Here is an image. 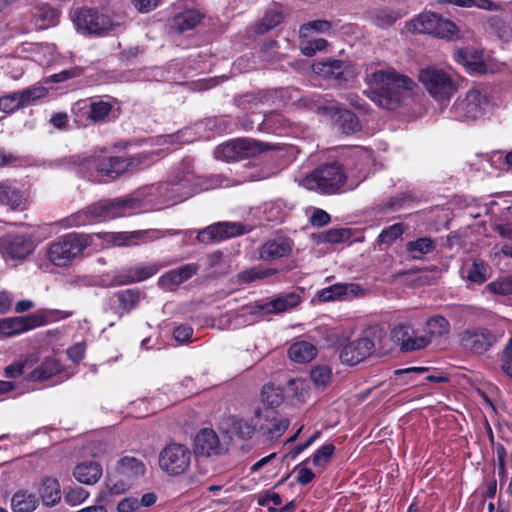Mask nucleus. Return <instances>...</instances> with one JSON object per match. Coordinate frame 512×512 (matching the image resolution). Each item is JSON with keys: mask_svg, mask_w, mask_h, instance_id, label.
Returning <instances> with one entry per match:
<instances>
[{"mask_svg": "<svg viewBox=\"0 0 512 512\" xmlns=\"http://www.w3.org/2000/svg\"><path fill=\"white\" fill-rule=\"evenodd\" d=\"M198 272V265L194 263L185 264L176 269L170 270L159 278V286L172 290L174 287L186 282Z\"/></svg>", "mask_w": 512, "mask_h": 512, "instance_id": "bb28decb", "label": "nucleus"}, {"mask_svg": "<svg viewBox=\"0 0 512 512\" xmlns=\"http://www.w3.org/2000/svg\"><path fill=\"white\" fill-rule=\"evenodd\" d=\"M454 59L463 65L469 73H485L487 71L483 51L474 47H464L455 51Z\"/></svg>", "mask_w": 512, "mask_h": 512, "instance_id": "a878e982", "label": "nucleus"}, {"mask_svg": "<svg viewBox=\"0 0 512 512\" xmlns=\"http://www.w3.org/2000/svg\"><path fill=\"white\" fill-rule=\"evenodd\" d=\"M440 4H451L458 7H475L485 11H497L500 6L491 0H439Z\"/></svg>", "mask_w": 512, "mask_h": 512, "instance_id": "09e8293b", "label": "nucleus"}, {"mask_svg": "<svg viewBox=\"0 0 512 512\" xmlns=\"http://www.w3.org/2000/svg\"><path fill=\"white\" fill-rule=\"evenodd\" d=\"M129 486L130 485L123 480L116 482L108 481L105 488L97 494V501L109 504L112 502L114 496L124 493L128 490Z\"/></svg>", "mask_w": 512, "mask_h": 512, "instance_id": "a18cd8bd", "label": "nucleus"}, {"mask_svg": "<svg viewBox=\"0 0 512 512\" xmlns=\"http://www.w3.org/2000/svg\"><path fill=\"white\" fill-rule=\"evenodd\" d=\"M300 302L301 297L298 293L288 292L280 294L266 303L256 305L255 309L263 314H278L296 307Z\"/></svg>", "mask_w": 512, "mask_h": 512, "instance_id": "393cba45", "label": "nucleus"}, {"mask_svg": "<svg viewBox=\"0 0 512 512\" xmlns=\"http://www.w3.org/2000/svg\"><path fill=\"white\" fill-rule=\"evenodd\" d=\"M277 272V269L274 268L251 267L241 271L238 274V279L243 283H250L257 280L270 278L276 275Z\"/></svg>", "mask_w": 512, "mask_h": 512, "instance_id": "49530a36", "label": "nucleus"}, {"mask_svg": "<svg viewBox=\"0 0 512 512\" xmlns=\"http://www.w3.org/2000/svg\"><path fill=\"white\" fill-rule=\"evenodd\" d=\"M408 31L430 34L435 37L451 40L459 30L454 22L433 12H423L406 24Z\"/></svg>", "mask_w": 512, "mask_h": 512, "instance_id": "0eeeda50", "label": "nucleus"}, {"mask_svg": "<svg viewBox=\"0 0 512 512\" xmlns=\"http://www.w3.org/2000/svg\"><path fill=\"white\" fill-rule=\"evenodd\" d=\"M0 251L12 259H24L33 251L32 240L20 234H8L0 239Z\"/></svg>", "mask_w": 512, "mask_h": 512, "instance_id": "5701e85b", "label": "nucleus"}, {"mask_svg": "<svg viewBox=\"0 0 512 512\" xmlns=\"http://www.w3.org/2000/svg\"><path fill=\"white\" fill-rule=\"evenodd\" d=\"M488 104L486 91L480 87H473L455 100L451 112L459 121L476 120L485 113Z\"/></svg>", "mask_w": 512, "mask_h": 512, "instance_id": "6e6552de", "label": "nucleus"}, {"mask_svg": "<svg viewBox=\"0 0 512 512\" xmlns=\"http://www.w3.org/2000/svg\"><path fill=\"white\" fill-rule=\"evenodd\" d=\"M39 503V498L27 490L17 491L11 498V508L14 512H33Z\"/></svg>", "mask_w": 512, "mask_h": 512, "instance_id": "58836bf2", "label": "nucleus"}, {"mask_svg": "<svg viewBox=\"0 0 512 512\" xmlns=\"http://www.w3.org/2000/svg\"><path fill=\"white\" fill-rule=\"evenodd\" d=\"M75 479L86 485H93L102 476V467L95 461H88L78 464L73 471Z\"/></svg>", "mask_w": 512, "mask_h": 512, "instance_id": "72a5a7b5", "label": "nucleus"}, {"mask_svg": "<svg viewBox=\"0 0 512 512\" xmlns=\"http://www.w3.org/2000/svg\"><path fill=\"white\" fill-rule=\"evenodd\" d=\"M490 32L502 39H509L512 35L509 25L499 16H491L488 20Z\"/></svg>", "mask_w": 512, "mask_h": 512, "instance_id": "13d9d810", "label": "nucleus"}, {"mask_svg": "<svg viewBox=\"0 0 512 512\" xmlns=\"http://www.w3.org/2000/svg\"><path fill=\"white\" fill-rule=\"evenodd\" d=\"M310 378L318 389H323L331 381V368L327 365H316L310 371Z\"/></svg>", "mask_w": 512, "mask_h": 512, "instance_id": "864d4df0", "label": "nucleus"}, {"mask_svg": "<svg viewBox=\"0 0 512 512\" xmlns=\"http://www.w3.org/2000/svg\"><path fill=\"white\" fill-rule=\"evenodd\" d=\"M361 180L349 178L342 163L334 161L315 168L302 181L303 186L323 195H334L355 189Z\"/></svg>", "mask_w": 512, "mask_h": 512, "instance_id": "f03ea898", "label": "nucleus"}, {"mask_svg": "<svg viewBox=\"0 0 512 512\" xmlns=\"http://www.w3.org/2000/svg\"><path fill=\"white\" fill-rule=\"evenodd\" d=\"M63 495L65 503L74 507L84 503L89 498L90 493L83 487L73 486L65 488Z\"/></svg>", "mask_w": 512, "mask_h": 512, "instance_id": "603ef678", "label": "nucleus"}, {"mask_svg": "<svg viewBox=\"0 0 512 512\" xmlns=\"http://www.w3.org/2000/svg\"><path fill=\"white\" fill-rule=\"evenodd\" d=\"M142 297L143 293L139 289L129 288L115 292L112 299H115L117 302V313L123 315L130 313L138 307Z\"/></svg>", "mask_w": 512, "mask_h": 512, "instance_id": "7c9ffc66", "label": "nucleus"}, {"mask_svg": "<svg viewBox=\"0 0 512 512\" xmlns=\"http://www.w3.org/2000/svg\"><path fill=\"white\" fill-rule=\"evenodd\" d=\"M139 232H117L111 235V241L116 246H129L136 244Z\"/></svg>", "mask_w": 512, "mask_h": 512, "instance_id": "69168bd1", "label": "nucleus"}, {"mask_svg": "<svg viewBox=\"0 0 512 512\" xmlns=\"http://www.w3.org/2000/svg\"><path fill=\"white\" fill-rule=\"evenodd\" d=\"M139 207V201L134 198H115L100 200L79 210L61 221L64 228L82 227L96 222L112 220L133 214Z\"/></svg>", "mask_w": 512, "mask_h": 512, "instance_id": "f257e3e1", "label": "nucleus"}, {"mask_svg": "<svg viewBox=\"0 0 512 512\" xmlns=\"http://www.w3.org/2000/svg\"><path fill=\"white\" fill-rule=\"evenodd\" d=\"M235 433L242 439H250L258 431V419H256V410L253 417L247 419H237L233 422Z\"/></svg>", "mask_w": 512, "mask_h": 512, "instance_id": "de8ad7c7", "label": "nucleus"}, {"mask_svg": "<svg viewBox=\"0 0 512 512\" xmlns=\"http://www.w3.org/2000/svg\"><path fill=\"white\" fill-rule=\"evenodd\" d=\"M256 419H258V433L268 441L280 438L289 426V421L274 409H256Z\"/></svg>", "mask_w": 512, "mask_h": 512, "instance_id": "4468645a", "label": "nucleus"}, {"mask_svg": "<svg viewBox=\"0 0 512 512\" xmlns=\"http://www.w3.org/2000/svg\"><path fill=\"white\" fill-rule=\"evenodd\" d=\"M328 46V42L323 38H313L301 42V52L307 57L313 56L317 51H323Z\"/></svg>", "mask_w": 512, "mask_h": 512, "instance_id": "e2e57ef3", "label": "nucleus"}, {"mask_svg": "<svg viewBox=\"0 0 512 512\" xmlns=\"http://www.w3.org/2000/svg\"><path fill=\"white\" fill-rule=\"evenodd\" d=\"M194 450L197 455L211 457L225 453L227 448L213 429L203 428L195 436Z\"/></svg>", "mask_w": 512, "mask_h": 512, "instance_id": "412c9836", "label": "nucleus"}, {"mask_svg": "<svg viewBox=\"0 0 512 512\" xmlns=\"http://www.w3.org/2000/svg\"><path fill=\"white\" fill-rule=\"evenodd\" d=\"M39 499L46 507L56 506L62 498L61 486L56 478L45 477L38 488Z\"/></svg>", "mask_w": 512, "mask_h": 512, "instance_id": "c756f323", "label": "nucleus"}, {"mask_svg": "<svg viewBox=\"0 0 512 512\" xmlns=\"http://www.w3.org/2000/svg\"><path fill=\"white\" fill-rule=\"evenodd\" d=\"M401 17H403V13L400 10L378 8L371 12V19L373 23L381 28L391 26Z\"/></svg>", "mask_w": 512, "mask_h": 512, "instance_id": "37998d69", "label": "nucleus"}, {"mask_svg": "<svg viewBox=\"0 0 512 512\" xmlns=\"http://www.w3.org/2000/svg\"><path fill=\"white\" fill-rule=\"evenodd\" d=\"M503 337V333L483 326L468 328L459 334L461 346L475 355H482L493 348Z\"/></svg>", "mask_w": 512, "mask_h": 512, "instance_id": "9d476101", "label": "nucleus"}, {"mask_svg": "<svg viewBox=\"0 0 512 512\" xmlns=\"http://www.w3.org/2000/svg\"><path fill=\"white\" fill-rule=\"evenodd\" d=\"M418 79L429 95L439 102L449 100L457 90L452 73L435 65L421 69Z\"/></svg>", "mask_w": 512, "mask_h": 512, "instance_id": "423d86ee", "label": "nucleus"}, {"mask_svg": "<svg viewBox=\"0 0 512 512\" xmlns=\"http://www.w3.org/2000/svg\"><path fill=\"white\" fill-rule=\"evenodd\" d=\"M391 338L399 345L402 352L424 349L430 344V338L427 335L420 334L419 331L408 322L396 325L391 331Z\"/></svg>", "mask_w": 512, "mask_h": 512, "instance_id": "ddd939ff", "label": "nucleus"}, {"mask_svg": "<svg viewBox=\"0 0 512 512\" xmlns=\"http://www.w3.org/2000/svg\"><path fill=\"white\" fill-rule=\"evenodd\" d=\"M181 170L173 179L165 184L166 196L174 201H183L191 197L196 191L195 175L188 162L181 164Z\"/></svg>", "mask_w": 512, "mask_h": 512, "instance_id": "f8f14e48", "label": "nucleus"}, {"mask_svg": "<svg viewBox=\"0 0 512 512\" xmlns=\"http://www.w3.org/2000/svg\"><path fill=\"white\" fill-rule=\"evenodd\" d=\"M374 336L364 333L359 338L345 343L340 350L342 363L354 366L368 358L374 351Z\"/></svg>", "mask_w": 512, "mask_h": 512, "instance_id": "2eb2a0df", "label": "nucleus"}, {"mask_svg": "<svg viewBox=\"0 0 512 512\" xmlns=\"http://www.w3.org/2000/svg\"><path fill=\"white\" fill-rule=\"evenodd\" d=\"M262 402L266 405L265 408L274 409L281 404L283 398L277 388L271 384L264 385L261 392Z\"/></svg>", "mask_w": 512, "mask_h": 512, "instance_id": "4d7b16f0", "label": "nucleus"}, {"mask_svg": "<svg viewBox=\"0 0 512 512\" xmlns=\"http://www.w3.org/2000/svg\"><path fill=\"white\" fill-rule=\"evenodd\" d=\"M350 237V232L345 228H331L320 235V241L324 243H340Z\"/></svg>", "mask_w": 512, "mask_h": 512, "instance_id": "052dcab7", "label": "nucleus"}, {"mask_svg": "<svg viewBox=\"0 0 512 512\" xmlns=\"http://www.w3.org/2000/svg\"><path fill=\"white\" fill-rule=\"evenodd\" d=\"M157 271L158 268L155 264L131 267L117 275L115 278V282L118 285H125L134 282L144 281L150 278L151 276L155 275Z\"/></svg>", "mask_w": 512, "mask_h": 512, "instance_id": "473e14b6", "label": "nucleus"}, {"mask_svg": "<svg viewBox=\"0 0 512 512\" xmlns=\"http://www.w3.org/2000/svg\"><path fill=\"white\" fill-rule=\"evenodd\" d=\"M332 29V23L328 20L318 19L309 21L300 26V37H308L311 33L329 34Z\"/></svg>", "mask_w": 512, "mask_h": 512, "instance_id": "3c124183", "label": "nucleus"}, {"mask_svg": "<svg viewBox=\"0 0 512 512\" xmlns=\"http://www.w3.org/2000/svg\"><path fill=\"white\" fill-rule=\"evenodd\" d=\"M362 288L355 283H336L323 288L318 292L319 300L322 302L340 300L348 295L357 296Z\"/></svg>", "mask_w": 512, "mask_h": 512, "instance_id": "c85d7f7f", "label": "nucleus"}, {"mask_svg": "<svg viewBox=\"0 0 512 512\" xmlns=\"http://www.w3.org/2000/svg\"><path fill=\"white\" fill-rule=\"evenodd\" d=\"M289 126V121L280 113L270 112L264 115L258 130L266 133H281Z\"/></svg>", "mask_w": 512, "mask_h": 512, "instance_id": "a19ab883", "label": "nucleus"}, {"mask_svg": "<svg viewBox=\"0 0 512 512\" xmlns=\"http://www.w3.org/2000/svg\"><path fill=\"white\" fill-rule=\"evenodd\" d=\"M294 105L299 109H308L317 114L331 117L338 122L345 134H351L360 129L357 116L349 110L341 109L335 100L318 94H310L298 99Z\"/></svg>", "mask_w": 512, "mask_h": 512, "instance_id": "20e7f679", "label": "nucleus"}, {"mask_svg": "<svg viewBox=\"0 0 512 512\" xmlns=\"http://www.w3.org/2000/svg\"><path fill=\"white\" fill-rule=\"evenodd\" d=\"M294 242L287 236L277 235L266 240L259 247V258L263 261H273L290 256Z\"/></svg>", "mask_w": 512, "mask_h": 512, "instance_id": "4be33fe9", "label": "nucleus"}, {"mask_svg": "<svg viewBox=\"0 0 512 512\" xmlns=\"http://www.w3.org/2000/svg\"><path fill=\"white\" fill-rule=\"evenodd\" d=\"M29 365L27 358H20L11 363L4 369V375L7 378H18L24 374L26 367Z\"/></svg>", "mask_w": 512, "mask_h": 512, "instance_id": "0e129e2a", "label": "nucleus"}, {"mask_svg": "<svg viewBox=\"0 0 512 512\" xmlns=\"http://www.w3.org/2000/svg\"><path fill=\"white\" fill-rule=\"evenodd\" d=\"M485 289L489 293L496 295H510L512 294V276L498 278L497 280L488 283Z\"/></svg>", "mask_w": 512, "mask_h": 512, "instance_id": "6e6d98bb", "label": "nucleus"}, {"mask_svg": "<svg viewBox=\"0 0 512 512\" xmlns=\"http://www.w3.org/2000/svg\"><path fill=\"white\" fill-rule=\"evenodd\" d=\"M116 469L120 475L129 479L144 475L146 470L145 465L141 460L130 456L122 457L117 462Z\"/></svg>", "mask_w": 512, "mask_h": 512, "instance_id": "ea45409f", "label": "nucleus"}, {"mask_svg": "<svg viewBox=\"0 0 512 512\" xmlns=\"http://www.w3.org/2000/svg\"><path fill=\"white\" fill-rule=\"evenodd\" d=\"M19 94L25 108L44 98L48 94V89L45 86L37 83L26 89L20 90Z\"/></svg>", "mask_w": 512, "mask_h": 512, "instance_id": "8fccbe9b", "label": "nucleus"}, {"mask_svg": "<svg viewBox=\"0 0 512 512\" xmlns=\"http://www.w3.org/2000/svg\"><path fill=\"white\" fill-rule=\"evenodd\" d=\"M45 323L41 315L10 317L0 320V337H11L37 328Z\"/></svg>", "mask_w": 512, "mask_h": 512, "instance_id": "aec40b11", "label": "nucleus"}, {"mask_svg": "<svg viewBox=\"0 0 512 512\" xmlns=\"http://www.w3.org/2000/svg\"><path fill=\"white\" fill-rule=\"evenodd\" d=\"M71 116L78 128L93 125L90 99L76 101L71 107Z\"/></svg>", "mask_w": 512, "mask_h": 512, "instance_id": "4c0bfd02", "label": "nucleus"}, {"mask_svg": "<svg viewBox=\"0 0 512 512\" xmlns=\"http://www.w3.org/2000/svg\"><path fill=\"white\" fill-rule=\"evenodd\" d=\"M371 81L376 87L369 92L370 99L377 106L388 110L399 107L404 93L412 90L414 85L409 77L393 70L375 71L371 74Z\"/></svg>", "mask_w": 512, "mask_h": 512, "instance_id": "7ed1b4c3", "label": "nucleus"}, {"mask_svg": "<svg viewBox=\"0 0 512 512\" xmlns=\"http://www.w3.org/2000/svg\"><path fill=\"white\" fill-rule=\"evenodd\" d=\"M87 245V236L69 233L50 244L48 258L54 265L63 267L80 255Z\"/></svg>", "mask_w": 512, "mask_h": 512, "instance_id": "1a4fd4ad", "label": "nucleus"}, {"mask_svg": "<svg viewBox=\"0 0 512 512\" xmlns=\"http://www.w3.org/2000/svg\"><path fill=\"white\" fill-rule=\"evenodd\" d=\"M267 148L265 143L243 138L226 143L220 150L226 160L237 161L254 156Z\"/></svg>", "mask_w": 512, "mask_h": 512, "instance_id": "6ab92c4d", "label": "nucleus"}, {"mask_svg": "<svg viewBox=\"0 0 512 512\" xmlns=\"http://www.w3.org/2000/svg\"><path fill=\"white\" fill-rule=\"evenodd\" d=\"M426 334L430 338V342L433 338H440L450 333L449 321L441 316L434 315L428 318L425 322Z\"/></svg>", "mask_w": 512, "mask_h": 512, "instance_id": "79ce46f5", "label": "nucleus"}, {"mask_svg": "<svg viewBox=\"0 0 512 512\" xmlns=\"http://www.w3.org/2000/svg\"><path fill=\"white\" fill-rule=\"evenodd\" d=\"M139 509L138 498L125 497L117 504L118 512H135Z\"/></svg>", "mask_w": 512, "mask_h": 512, "instance_id": "774afa93", "label": "nucleus"}, {"mask_svg": "<svg viewBox=\"0 0 512 512\" xmlns=\"http://www.w3.org/2000/svg\"><path fill=\"white\" fill-rule=\"evenodd\" d=\"M61 371L59 361L53 357L45 358L41 364L32 370L28 376V380L32 382H44Z\"/></svg>", "mask_w": 512, "mask_h": 512, "instance_id": "f704fd0d", "label": "nucleus"}, {"mask_svg": "<svg viewBox=\"0 0 512 512\" xmlns=\"http://www.w3.org/2000/svg\"><path fill=\"white\" fill-rule=\"evenodd\" d=\"M315 74L326 80L334 81L337 85H342L352 77V71L348 63L339 59H327L318 61L312 65Z\"/></svg>", "mask_w": 512, "mask_h": 512, "instance_id": "a211bd4d", "label": "nucleus"}, {"mask_svg": "<svg viewBox=\"0 0 512 512\" xmlns=\"http://www.w3.org/2000/svg\"><path fill=\"white\" fill-rule=\"evenodd\" d=\"M138 157H94L84 160L80 165V172L90 181H99L98 176L114 179L126 171L139 165Z\"/></svg>", "mask_w": 512, "mask_h": 512, "instance_id": "39448f33", "label": "nucleus"}, {"mask_svg": "<svg viewBox=\"0 0 512 512\" xmlns=\"http://www.w3.org/2000/svg\"><path fill=\"white\" fill-rule=\"evenodd\" d=\"M190 449L180 443H169L159 453V467L169 476L184 474L191 464Z\"/></svg>", "mask_w": 512, "mask_h": 512, "instance_id": "9b49d317", "label": "nucleus"}, {"mask_svg": "<svg viewBox=\"0 0 512 512\" xmlns=\"http://www.w3.org/2000/svg\"><path fill=\"white\" fill-rule=\"evenodd\" d=\"M335 450V447L332 443L324 444L321 446L312 456V463L315 466H321L322 464L328 462L331 458Z\"/></svg>", "mask_w": 512, "mask_h": 512, "instance_id": "338daca9", "label": "nucleus"}, {"mask_svg": "<svg viewBox=\"0 0 512 512\" xmlns=\"http://www.w3.org/2000/svg\"><path fill=\"white\" fill-rule=\"evenodd\" d=\"M282 20L283 16L280 8L274 5L266 11L261 22L256 25L255 32L257 34H264L279 25Z\"/></svg>", "mask_w": 512, "mask_h": 512, "instance_id": "c03bdc74", "label": "nucleus"}, {"mask_svg": "<svg viewBox=\"0 0 512 512\" xmlns=\"http://www.w3.org/2000/svg\"><path fill=\"white\" fill-rule=\"evenodd\" d=\"M247 230L239 222H217L200 230L197 239L200 243L209 244L240 236Z\"/></svg>", "mask_w": 512, "mask_h": 512, "instance_id": "f3484780", "label": "nucleus"}, {"mask_svg": "<svg viewBox=\"0 0 512 512\" xmlns=\"http://www.w3.org/2000/svg\"><path fill=\"white\" fill-rule=\"evenodd\" d=\"M404 233V226L401 223H395L384 228L379 234V241L383 244H392Z\"/></svg>", "mask_w": 512, "mask_h": 512, "instance_id": "680f3d73", "label": "nucleus"}, {"mask_svg": "<svg viewBox=\"0 0 512 512\" xmlns=\"http://www.w3.org/2000/svg\"><path fill=\"white\" fill-rule=\"evenodd\" d=\"M203 18V15L195 10H186L173 18L171 28L178 32L184 33L195 28Z\"/></svg>", "mask_w": 512, "mask_h": 512, "instance_id": "c9c22d12", "label": "nucleus"}, {"mask_svg": "<svg viewBox=\"0 0 512 512\" xmlns=\"http://www.w3.org/2000/svg\"><path fill=\"white\" fill-rule=\"evenodd\" d=\"M466 278L472 283H484L487 279V265L482 260H474L467 269Z\"/></svg>", "mask_w": 512, "mask_h": 512, "instance_id": "5fc2aeb1", "label": "nucleus"}, {"mask_svg": "<svg viewBox=\"0 0 512 512\" xmlns=\"http://www.w3.org/2000/svg\"><path fill=\"white\" fill-rule=\"evenodd\" d=\"M436 248L437 241L426 236L407 241L405 244L407 257L411 260H424L427 255L434 253Z\"/></svg>", "mask_w": 512, "mask_h": 512, "instance_id": "cd10ccee", "label": "nucleus"}, {"mask_svg": "<svg viewBox=\"0 0 512 512\" xmlns=\"http://www.w3.org/2000/svg\"><path fill=\"white\" fill-rule=\"evenodd\" d=\"M26 196L23 186L17 180L0 181V203L12 210H23L26 207Z\"/></svg>", "mask_w": 512, "mask_h": 512, "instance_id": "b1692460", "label": "nucleus"}, {"mask_svg": "<svg viewBox=\"0 0 512 512\" xmlns=\"http://www.w3.org/2000/svg\"><path fill=\"white\" fill-rule=\"evenodd\" d=\"M288 355L296 363H307L316 357L317 349L308 341H297L289 347Z\"/></svg>", "mask_w": 512, "mask_h": 512, "instance_id": "e433bc0d", "label": "nucleus"}, {"mask_svg": "<svg viewBox=\"0 0 512 512\" xmlns=\"http://www.w3.org/2000/svg\"><path fill=\"white\" fill-rule=\"evenodd\" d=\"M24 108L19 91L4 95L0 98V110L5 113H13Z\"/></svg>", "mask_w": 512, "mask_h": 512, "instance_id": "bf43d9fd", "label": "nucleus"}, {"mask_svg": "<svg viewBox=\"0 0 512 512\" xmlns=\"http://www.w3.org/2000/svg\"><path fill=\"white\" fill-rule=\"evenodd\" d=\"M93 124L109 122L119 115V109L110 100L90 99Z\"/></svg>", "mask_w": 512, "mask_h": 512, "instance_id": "2f4dec72", "label": "nucleus"}, {"mask_svg": "<svg viewBox=\"0 0 512 512\" xmlns=\"http://www.w3.org/2000/svg\"><path fill=\"white\" fill-rule=\"evenodd\" d=\"M73 21L79 30L87 34L102 35L112 28L111 19L92 8L75 11Z\"/></svg>", "mask_w": 512, "mask_h": 512, "instance_id": "dca6fc26", "label": "nucleus"}]
</instances>
